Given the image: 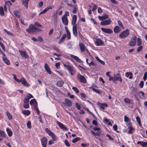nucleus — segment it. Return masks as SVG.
<instances>
[{"mask_svg": "<svg viewBox=\"0 0 147 147\" xmlns=\"http://www.w3.org/2000/svg\"><path fill=\"white\" fill-rule=\"evenodd\" d=\"M26 30L28 33L34 32L36 31L39 32L41 30L38 28L36 27L34 25L31 24L28 28L26 29Z\"/></svg>", "mask_w": 147, "mask_h": 147, "instance_id": "nucleus-1", "label": "nucleus"}, {"mask_svg": "<svg viewBox=\"0 0 147 147\" xmlns=\"http://www.w3.org/2000/svg\"><path fill=\"white\" fill-rule=\"evenodd\" d=\"M30 104L31 105H32L34 106V109L37 112V114L39 115L40 113V111L37 107L38 105L35 99H32L30 102Z\"/></svg>", "mask_w": 147, "mask_h": 147, "instance_id": "nucleus-2", "label": "nucleus"}, {"mask_svg": "<svg viewBox=\"0 0 147 147\" xmlns=\"http://www.w3.org/2000/svg\"><path fill=\"white\" fill-rule=\"evenodd\" d=\"M91 132L94 135L96 136L97 137H96V138L98 139L100 141H101L102 140L101 139L99 138V137L101 136H103L104 134L103 132L101 131H99L96 133L94 132L93 131H91Z\"/></svg>", "mask_w": 147, "mask_h": 147, "instance_id": "nucleus-3", "label": "nucleus"}, {"mask_svg": "<svg viewBox=\"0 0 147 147\" xmlns=\"http://www.w3.org/2000/svg\"><path fill=\"white\" fill-rule=\"evenodd\" d=\"M64 66L67 69L70 71L71 75H73L75 73V70L72 66L67 65L63 63Z\"/></svg>", "mask_w": 147, "mask_h": 147, "instance_id": "nucleus-4", "label": "nucleus"}, {"mask_svg": "<svg viewBox=\"0 0 147 147\" xmlns=\"http://www.w3.org/2000/svg\"><path fill=\"white\" fill-rule=\"evenodd\" d=\"M129 34V30L127 29L121 33L119 35V36L121 38H124L127 36Z\"/></svg>", "mask_w": 147, "mask_h": 147, "instance_id": "nucleus-5", "label": "nucleus"}, {"mask_svg": "<svg viewBox=\"0 0 147 147\" xmlns=\"http://www.w3.org/2000/svg\"><path fill=\"white\" fill-rule=\"evenodd\" d=\"M41 141L42 147H46L48 141L47 138L45 137H43L41 139Z\"/></svg>", "mask_w": 147, "mask_h": 147, "instance_id": "nucleus-6", "label": "nucleus"}, {"mask_svg": "<svg viewBox=\"0 0 147 147\" xmlns=\"http://www.w3.org/2000/svg\"><path fill=\"white\" fill-rule=\"evenodd\" d=\"M56 122L59 127L63 130L67 131L68 130V128L65 127L63 123L59 122L57 121H56Z\"/></svg>", "mask_w": 147, "mask_h": 147, "instance_id": "nucleus-7", "label": "nucleus"}, {"mask_svg": "<svg viewBox=\"0 0 147 147\" xmlns=\"http://www.w3.org/2000/svg\"><path fill=\"white\" fill-rule=\"evenodd\" d=\"M136 36H134L133 38L132 39L129 44L130 46H134L135 45L136 42Z\"/></svg>", "mask_w": 147, "mask_h": 147, "instance_id": "nucleus-8", "label": "nucleus"}, {"mask_svg": "<svg viewBox=\"0 0 147 147\" xmlns=\"http://www.w3.org/2000/svg\"><path fill=\"white\" fill-rule=\"evenodd\" d=\"M115 82L117 80L121 82H122V79L121 77V76L119 74H117L115 75L114 76Z\"/></svg>", "mask_w": 147, "mask_h": 147, "instance_id": "nucleus-9", "label": "nucleus"}, {"mask_svg": "<svg viewBox=\"0 0 147 147\" xmlns=\"http://www.w3.org/2000/svg\"><path fill=\"white\" fill-rule=\"evenodd\" d=\"M18 51L22 57H24L25 58H27L28 57V55L26 53V51L19 50Z\"/></svg>", "mask_w": 147, "mask_h": 147, "instance_id": "nucleus-10", "label": "nucleus"}, {"mask_svg": "<svg viewBox=\"0 0 147 147\" xmlns=\"http://www.w3.org/2000/svg\"><path fill=\"white\" fill-rule=\"evenodd\" d=\"M14 15L18 18L20 17L21 10L20 9H16L13 11Z\"/></svg>", "mask_w": 147, "mask_h": 147, "instance_id": "nucleus-11", "label": "nucleus"}, {"mask_svg": "<svg viewBox=\"0 0 147 147\" xmlns=\"http://www.w3.org/2000/svg\"><path fill=\"white\" fill-rule=\"evenodd\" d=\"M73 33L75 37H77L78 35L77 32V24L74 25L72 28Z\"/></svg>", "mask_w": 147, "mask_h": 147, "instance_id": "nucleus-12", "label": "nucleus"}, {"mask_svg": "<svg viewBox=\"0 0 147 147\" xmlns=\"http://www.w3.org/2000/svg\"><path fill=\"white\" fill-rule=\"evenodd\" d=\"M78 77L79 79L81 82L85 83L86 82V80L85 78L80 74H78Z\"/></svg>", "mask_w": 147, "mask_h": 147, "instance_id": "nucleus-13", "label": "nucleus"}, {"mask_svg": "<svg viewBox=\"0 0 147 147\" xmlns=\"http://www.w3.org/2000/svg\"><path fill=\"white\" fill-rule=\"evenodd\" d=\"M103 44V41L99 38L97 39L95 42V44L96 46L102 45Z\"/></svg>", "mask_w": 147, "mask_h": 147, "instance_id": "nucleus-14", "label": "nucleus"}, {"mask_svg": "<svg viewBox=\"0 0 147 147\" xmlns=\"http://www.w3.org/2000/svg\"><path fill=\"white\" fill-rule=\"evenodd\" d=\"M111 22V20L109 19L107 20H105L102 21L100 22V24L102 25H109L110 24Z\"/></svg>", "mask_w": 147, "mask_h": 147, "instance_id": "nucleus-15", "label": "nucleus"}, {"mask_svg": "<svg viewBox=\"0 0 147 147\" xmlns=\"http://www.w3.org/2000/svg\"><path fill=\"white\" fill-rule=\"evenodd\" d=\"M101 30L103 32L106 33L111 34L113 32L112 30L109 29L101 28Z\"/></svg>", "mask_w": 147, "mask_h": 147, "instance_id": "nucleus-16", "label": "nucleus"}, {"mask_svg": "<svg viewBox=\"0 0 147 147\" xmlns=\"http://www.w3.org/2000/svg\"><path fill=\"white\" fill-rule=\"evenodd\" d=\"M62 20L63 23L65 25H67L68 24V21L67 17L65 16H63L62 18Z\"/></svg>", "mask_w": 147, "mask_h": 147, "instance_id": "nucleus-17", "label": "nucleus"}, {"mask_svg": "<svg viewBox=\"0 0 147 147\" xmlns=\"http://www.w3.org/2000/svg\"><path fill=\"white\" fill-rule=\"evenodd\" d=\"M44 68L46 71L49 74H51V72L50 70V68L49 67L48 65L46 63L45 65Z\"/></svg>", "mask_w": 147, "mask_h": 147, "instance_id": "nucleus-18", "label": "nucleus"}, {"mask_svg": "<svg viewBox=\"0 0 147 147\" xmlns=\"http://www.w3.org/2000/svg\"><path fill=\"white\" fill-rule=\"evenodd\" d=\"M22 83L24 86L28 87L29 86V84L27 83L25 78L23 77L22 78Z\"/></svg>", "mask_w": 147, "mask_h": 147, "instance_id": "nucleus-19", "label": "nucleus"}, {"mask_svg": "<svg viewBox=\"0 0 147 147\" xmlns=\"http://www.w3.org/2000/svg\"><path fill=\"white\" fill-rule=\"evenodd\" d=\"M65 100L67 106L70 107L72 106V102L71 101L67 99H65Z\"/></svg>", "mask_w": 147, "mask_h": 147, "instance_id": "nucleus-20", "label": "nucleus"}, {"mask_svg": "<svg viewBox=\"0 0 147 147\" xmlns=\"http://www.w3.org/2000/svg\"><path fill=\"white\" fill-rule=\"evenodd\" d=\"M70 57L72 58H74L75 60H76L77 61H78L79 63H81L82 61V60H81L77 56H75L73 55H71Z\"/></svg>", "mask_w": 147, "mask_h": 147, "instance_id": "nucleus-21", "label": "nucleus"}, {"mask_svg": "<svg viewBox=\"0 0 147 147\" xmlns=\"http://www.w3.org/2000/svg\"><path fill=\"white\" fill-rule=\"evenodd\" d=\"M79 46L80 51L81 52L85 51L86 48H85L84 44L82 43H80L79 44Z\"/></svg>", "mask_w": 147, "mask_h": 147, "instance_id": "nucleus-22", "label": "nucleus"}, {"mask_svg": "<svg viewBox=\"0 0 147 147\" xmlns=\"http://www.w3.org/2000/svg\"><path fill=\"white\" fill-rule=\"evenodd\" d=\"M109 16L108 15L104 14L103 16H98V18L99 20H105L108 18Z\"/></svg>", "mask_w": 147, "mask_h": 147, "instance_id": "nucleus-23", "label": "nucleus"}, {"mask_svg": "<svg viewBox=\"0 0 147 147\" xmlns=\"http://www.w3.org/2000/svg\"><path fill=\"white\" fill-rule=\"evenodd\" d=\"M121 30L120 28L118 26H116L114 29V31L115 33H118Z\"/></svg>", "mask_w": 147, "mask_h": 147, "instance_id": "nucleus-24", "label": "nucleus"}, {"mask_svg": "<svg viewBox=\"0 0 147 147\" xmlns=\"http://www.w3.org/2000/svg\"><path fill=\"white\" fill-rule=\"evenodd\" d=\"M137 144H140V145L143 147H147V143L146 142H143L139 141L137 142Z\"/></svg>", "mask_w": 147, "mask_h": 147, "instance_id": "nucleus-25", "label": "nucleus"}, {"mask_svg": "<svg viewBox=\"0 0 147 147\" xmlns=\"http://www.w3.org/2000/svg\"><path fill=\"white\" fill-rule=\"evenodd\" d=\"M77 20V16L76 15H74L72 17V20L71 22V24L73 25H75Z\"/></svg>", "mask_w": 147, "mask_h": 147, "instance_id": "nucleus-26", "label": "nucleus"}, {"mask_svg": "<svg viewBox=\"0 0 147 147\" xmlns=\"http://www.w3.org/2000/svg\"><path fill=\"white\" fill-rule=\"evenodd\" d=\"M29 0H23L22 4L24 5L25 7L27 9L28 7V3Z\"/></svg>", "mask_w": 147, "mask_h": 147, "instance_id": "nucleus-27", "label": "nucleus"}, {"mask_svg": "<svg viewBox=\"0 0 147 147\" xmlns=\"http://www.w3.org/2000/svg\"><path fill=\"white\" fill-rule=\"evenodd\" d=\"M3 60L5 63L8 65H10V61L6 57H3Z\"/></svg>", "mask_w": 147, "mask_h": 147, "instance_id": "nucleus-28", "label": "nucleus"}, {"mask_svg": "<svg viewBox=\"0 0 147 147\" xmlns=\"http://www.w3.org/2000/svg\"><path fill=\"white\" fill-rule=\"evenodd\" d=\"M66 37V34H64L63 36H62L61 37V38L59 40V43H61V42H62L64 39H65V38Z\"/></svg>", "mask_w": 147, "mask_h": 147, "instance_id": "nucleus-29", "label": "nucleus"}, {"mask_svg": "<svg viewBox=\"0 0 147 147\" xmlns=\"http://www.w3.org/2000/svg\"><path fill=\"white\" fill-rule=\"evenodd\" d=\"M100 107L103 110H105V107H107V105L105 103H101L99 105Z\"/></svg>", "mask_w": 147, "mask_h": 147, "instance_id": "nucleus-30", "label": "nucleus"}, {"mask_svg": "<svg viewBox=\"0 0 147 147\" xmlns=\"http://www.w3.org/2000/svg\"><path fill=\"white\" fill-rule=\"evenodd\" d=\"M22 113L24 115L28 116L30 114V111L28 110H25L22 111Z\"/></svg>", "mask_w": 147, "mask_h": 147, "instance_id": "nucleus-31", "label": "nucleus"}, {"mask_svg": "<svg viewBox=\"0 0 147 147\" xmlns=\"http://www.w3.org/2000/svg\"><path fill=\"white\" fill-rule=\"evenodd\" d=\"M95 58L96 59V60L99 63H100L101 64L103 65H105V62L103 61L100 59L98 57H96Z\"/></svg>", "mask_w": 147, "mask_h": 147, "instance_id": "nucleus-32", "label": "nucleus"}, {"mask_svg": "<svg viewBox=\"0 0 147 147\" xmlns=\"http://www.w3.org/2000/svg\"><path fill=\"white\" fill-rule=\"evenodd\" d=\"M6 131L7 132L8 136L9 137H11L12 135V133L11 131L8 128H7Z\"/></svg>", "mask_w": 147, "mask_h": 147, "instance_id": "nucleus-33", "label": "nucleus"}, {"mask_svg": "<svg viewBox=\"0 0 147 147\" xmlns=\"http://www.w3.org/2000/svg\"><path fill=\"white\" fill-rule=\"evenodd\" d=\"M63 83V82L62 81H59L57 82V86L60 87L62 86Z\"/></svg>", "mask_w": 147, "mask_h": 147, "instance_id": "nucleus-34", "label": "nucleus"}, {"mask_svg": "<svg viewBox=\"0 0 147 147\" xmlns=\"http://www.w3.org/2000/svg\"><path fill=\"white\" fill-rule=\"evenodd\" d=\"M136 119L137 122H138V125L139 126H140L141 125V121L139 117H136Z\"/></svg>", "mask_w": 147, "mask_h": 147, "instance_id": "nucleus-35", "label": "nucleus"}, {"mask_svg": "<svg viewBox=\"0 0 147 147\" xmlns=\"http://www.w3.org/2000/svg\"><path fill=\"white\" fill-rule=\"evenodd\" d=\"M0 15L1 16H3L4 15L3 8L2 7H0Z\"/></svg>", "mask_w": 147, "mask_h": 147, "instance_id": "nucleus-36", "label": "nucleus"}, {"mask_svg": "<svg viewBox=\"0 0 147 147\" xmlns=\"http://www.w3.org/2000/svg\"><path fill=\"white\" fill-rule=\"evenodd\" d=\"M132 100L129 99L128 98H126L124 99V101L126 103L129 104L131 103V101H132Z\"/></svg>", "mask_w": 147, "mask_h": 147, "instance_id": "nucleus-37", "label": "nucleus"}, {"mask_svg": "<svg viewBox=\"0 0 147 147\" xmlns=\"http://www.w3.org/2000/svg\"><path fill=\"white\" fill-rule=\"evenodd\" d=\"M50 136L52 137V138L53 141H55L56 140L57 138L53 133L51 134V135Z\"/></svg>", "mask_w": 147, "mask_h": 147, "instance_id": "nucleus-38", "label": "nucleus"}, {"mask_svg": "<svg viewBox=\"0 0 147 147\" xmlns=\"http://www.w3.org/2000/svg\"><path fill=\"white\" fill-rule=\"evenodd\" d=\"M80 138L79 137L76 138L72 140V142L73 143H75L77 142L80 140Z\"/></svg>", "mask_w": 147, "mask_h": 147, "instance_id": "nucleus-39", "label": "nucleus"}, {"mask_svg": "<svg viewBox=\"0 0 147 147\" xmlns=\"http://www.w3.org/2000/svg\"><path fill=\"white\" fill-rule=\"evenodd\" d=\"M6 113L9 119L10 120L12 118V117L10 113L8 111H7Z\"/></svg>", "mask_w": 147, "mask_h": 147, "instance_id": "nucleus-40", "label": "nucleus"}, {"mask_svg": "<svg viewBox=\"0 0 147 147\" xmlns=\"http://www.w3.org/2000/svg\"><path fill=\"white\" fill-rule=\"evenodd\" d=\"M45 131L49 136L51 135V134L53 133L50 130L47 128H46L45 129Z\"/></svg>", "mask_w": 147, "mask_h": 147, "instance_id": "nucleus-41", "label": "nucleus"}, {"mask_svg": "<svg viewBox=\"0 0 147 147\" xmlns=\"http://www.w3.org/2000/svg\"><path fill=\"white\" fill-rule=\"evenodd\" d=\"M73 8L74 9L72 11V13L74 14H75L76 12L77 7L76 6H73Z\"/></svg>", "mask_w": 147, "mask_h": 147, "instance_id": "nucleus-42", "label": "nucleus"}, {"mask_svg": "<svg viewBox=\"0 0 147 147\" xmlns=\"http://www.w3.org/2000/svg\"><path fill=\"white\" fill-rule=\"evenodd\" d=\"M26 97L29 100L30 98H33V96L31 94L29 93L27 95Z\"/></svg>", "mask_w": 147, "mask_h": 147, "instance_id": "nucleus-43", "label": "nucleus"}, {"mask_svg": "<svg viewBox=\"0 0 147 147\" xmlns=\"http://www.w3.org/2000/svg\"><path fill=\"white\" fill-rule=\"evenodd\" d=\"M29 106L28 103H24L23 107L25 109H28L29 107Z\"/></svg>", "mask_w": 147, "mask_h": 147, "instance_id": "nucleus-44", "label": "nucleus"}, {"mask_svg": "<svg viewBox=\"0 0 147 147\" xmlns=\"http://www.w3.org/2000/svg\"><path fill=\"white\" fill-rule=\"evenodd\" d=\"M75 106L76 108L79 110H80L81 106L79 104L77 103H75Z\"/></svg>", "mask_w": 147, "mask_h": 147, "instance_id": "nucleus-45", "label": "nucleus"}, {"mask_svg": "<svg viewBox=\"0 0 147 147\" xmlns=\"http://www.w3.org/2000/svg\"><path fill=\"white\" fill-rule=\"evenodd\" d=\"M118 25L121 28H124V27H123V26L122 23V22L120 21V20H118Z\"/></svg>", "mask_w": 147, "mask_h": 147, "instance_id": "nucleus-46", "label": "nucleus"}, {"mask_svg": "<svg viewBox=\"0 0 147 147\" xmlns=\"http://www.w3.org/2000/svg\"><path fill=\"white\" fill-rule=\"evenodd\" d=\"M43 5V2L42 1H40L38 3L37 7L40 8L42 7Z\"/></svg>", "mask_w": 147, "mask_h": 147, "instance_id": "nucleus-47", "label": "nucleus"}, {"mask_svg": "<svg viewBox=\"0 0 147 147\" xmlns=\"http://www.w3.org/2000/svg\"><path fill=\"white\" fill-rule=\"evenodd\" d=\"M142 44V41L139 38H137V44L138 46Z\"/></svg>", "mask_w": 147, "mask_h": 147, "instance_id": "nucleus-48", "label": "nucleus"}, {"mask_svg": "<svg viewBox=\"0 0 147 147\" xmlns=\"http://www.w3.org/2000/svg\"><path fill=\"white\" fill-rule=\"evenodd\" d=\"M27 127L29 128L30 129L31 128V123L30 121H29L27 123Z\"/></svg>", "mask_w": 147, "mask_h": 147, "instance_id": "nucleus-49", "label": "nucleus"}, {"mask_svg": "<svg viewBox=\"0 0 147 147\" xmlns=\"http://www.w3.org/2000/svg\"><path fill=\"white\" fill-rule=\"evenodd\" d=\"M124 120L125 121L127 122L129 121L130 119L126 115H125L124 117Z\"/></svg>", "mask_w": 147, "mask_h": 147, "instance_id": "nucleus-50", "label": "nucleus"}, {"mask_svg": "<svg viewBox=\"0 0 147 147\" xmlns=\"http://www.w3.org/2000/svg\"><path fill=\"white\" fill-rule=\"evenodd\" d=\"M147 78V72H145L144 74V76L143 77V80L144 81H145Z\"/></svg>", "mask_w": 147, "mask_h": 147, "instance_id": "nucleus-51", "label": "nucleus"}, {"mask_svg": "<svg viewBox=\"0 0 147 147\" xmlns=\"http://www.w3.org/2000/svg\"><path fill=\"white\" fill-rule=\"evenodd\" d=\"M144 82L143 81H141L140 83L139 84V86L141 88L143 87L144 86Z\"/></svg>", "mask_w": 147, "mask_h": 147, "instance_id": "nucleus-52", "label": "nucleus"}, {"mask_svg": "<svg viewBox=\"0 0 147 147\" xmlns=\"http://www.w3.org/2000/svg\"><path fill=\"white\" fill-rule=\"evenodd\" d=\"M38 41L40 42H43V40L41 36H39L38 37V39H37Z\"/></svg>", "mask_w": 147, "mask_h": 147, "instance_id": "nucleus-53", "label": "nucleus"}, {"mask_svg": "<svg viewBox=\"0 0 147 147\" xmlns=\"http://www.w3.org/2000/svg\"><path fill=\"white\" fill-rule=\"evenodd\" d=\"M72 89L76 92V93H78L79 92V90L78 88L75 87H73L72 88Z\"/></svg>", "mask_w": 147, "mask_h": 147, "instance_id": "nucleus-54", "label": "nucleus"}, {"mask_svg": "<svg viewBox=\"0 0 147 147\" xmlns=\"http://www.w3.org/2000/svg\"><path fill=\"white\" fill-rule=\"evenodd\" d=\"M132 73L131 72H127L125 73V75L126 77H128L129 76L131 75Z\"/></svg>", "mask_w": 147, "mask_h": 147, "instance_id": "nucleus-55", "label": "nucleus"}, {"mask_svg": "<svg viewBox=\"0 0 147 147\" xmlns=\"http://www.w3.org/2000/svg\"><path fill=\"white\" fill-rule=\"evenodd\" d=\"M0 45L1 46L3 51H5V48L3 45V44L1 42H0Z\"/></svg>", "mask_w": 147, "mask_h": 147, "instance_id": "nucleus-56", "label": "nucleus"}, {"mask_svg": "<svg viewBox=\"0 0 147 147\" xmlns=\"http://www.w3.org/2000/svg\"><path fill=\"white\" fill-rule=\"evenodd\" d=\"M29 100L26 97H25L24 100V103H28L29 102Z\"/></svg>", "mask_w": 147, "mask_h": 147, "instance_id": "nucleus-57", "label": "nucleus"}, {"mask_svg": "<svg viewBox=\"0 0 147 147\" xmlns=\"http://www.w3.org/2000/svg\"><path fill=\"white\" fill-rule=\"evenodd\" d=\"M142 49V46H140L137 49V51L138 52L140 51Z\"/></svg>", "mask_w": 147, "mask_h": 147, "instance_id": "nucleus-58", "label": "nucleus"}, {"mask_svg": "<svg viewBox=\"0 0 147 147\" xmlns=\"http://www.w3.org/2000/svg\"><path fill=\"white\" fill-rule=\"evenodd\" d=\"M4 31L9 36L13 35V34L11 33L10 32L8 31L5 29L4 30Z\"/></svg>", "mask_w": 147, "mask_h": 147, "instance_id": "nucleus-59", "label": "nucleus"}, {"mask_svg": "<svg viewBox=\"0 0 147 147\" xmlns=\"http://www.w3.org/2000/svg\"><path fill=\"white\" fill-rule=\"evenodd\" d=\"M47 11L46 10V9L45 8L44 10H43L42 11L40 12L39 14V15H40L42 14H44Z\"/></svg>", "mask_w": 147, "mask_h": 147, "instance_id": "nucleus-60", "label": "nucleus"}, {"mask_svg": "<svg viewBox=\"0 0 147 147\" xmlns=\"http://www.w3.org/2000/svg\"><path fill=\"white\" fill-rule=\"evenodd\" d=\"M92 90L98 93H100V91L98 89L94 88H92Z\"/></svg>", "mask_w": 147, "mask_h": 147, "instance_id": "nucleus-61", "label": "nucleus"}, {"mask_svg": "<svg viewBox=\"0 0 147 147\" xmlns=\"http://www.w3.org/2000/svg\"><path fill=\"white\" fill-rule=\"evenodd\" d=\"M69 16V13L68 11H66L65 12V13L63 16H65V17H67V16Z\"/></svg>", "mask_w": 147, "mask_h": 147, "instance_id": "nucleus-62", "label": "nucleus"}, {"mask_svg": "<svg viewBox=\"0 0 147 147\" xmlns=\"http://www.w3.org/2000/svg\"><path fill=\"white\" fill-rule=\"evenodd\" d=\"M65 144L67 146H68V147L70 146L69 144V142H68V141H67V140H65Z\"/></svg>", "mask_w": 147, "mask_h": 147, "instance_id": "nucleus-63", "label": "nucleus"}, {"mask_svg": "<svg viewBox=\"0 0 147 147\" xmlns=\"http://www.w3.org/2000/svg\"><path fill=\"white\" fill-rule=\"evenodd\" d=\"M4 132L0 129V136H4Z\"/></svg>", "mask_w": 147, "mask_h": 147, "instance_id": "nucleus-64", "label": "nucleus"}]
</instances>
